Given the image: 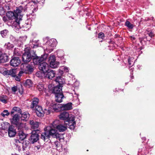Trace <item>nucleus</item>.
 <instances>
[{
	"label": "nucleus",
	"mask_w": 155,
	"mask_h": 155,
	"mask_svg": "<svg viewBox=\"0 0 155 155\" xmlns=\"http://www.w3.org/2000/svg\"><path fill=\"white\" fill-rule=\"evenodd\" d=\"M125 25L130 29H132L134 27L133 25L131 24L129 21H128L126 22Z\"/></svg>",
	"instance_id": "40"
},
{
	"label": "nucleus",
	"mask_w": 155,
	"mask_h": 155,
	"mask_svg": "<svg viewBox=\"0 0 155 155\" xmlns=\"http://www.w3.org/2000/svg\"><path fill=\"white\" fill-rule=\"evenodd\" d=\"M8 33V30L5 29L1 31V34L3 37H4L7 35Z\"/></svg>",
	"instance_id": "41"
},
{
	"label": "nucleus",
	"mask_w": 155,
	"mask_h": 155,
	"mask_svg": "<svg viewBox=\"0 0 155 155\" xmlns=\"http://www.w3.org/2000/svg\"><path fill=\"white\" fill-rule=\"evenodd\" d=\"M20 63L21 61L18 57H14L10 61L11 65L13 67L17 66Z\"/></svg>",
	"instance_id": "17"
},
{
	"label": "nucleus",
	"mask_w": 155,
	"mask_h": 155,
	"mask_svg": "<svg viewBox=\"0 0 155 155\" xmlns=\"http://www.w3.org/2000/svg\"><path fill=\"white\" fill-rule=\"evenodd\" d=\"M58 117L61 120H67L65 122V124L68 125L70 129H74L76 125L74 115L68 112H63L60 114Z\"/></svg>",
	"instance_id": "2"
},
{
	"label": "nucleus",
	"mask_w": 155,
	"mask_h": 155,
	"mask_svg": "<svg viewBox=\"0 0 155 155\" xmlns=\"http://www.w3.org/2000/svg\"><path fill=\"white\" fill-rule=\"evenodd\" d=\"M75 94L77 96H78V94H77L76 93H75Z\"/></svg>",
	"instance_id": "55"
},
{
	"label": "nucleus",
	"mask_w": 155,
	"mask_h": 155,
	"mask_svg": "<svg viewBox=\"0 0 155 155\" xmlns=\"http://www.w3.org/2000/svg\"><path fill=\"white\" fill-rule=\"evenodd\" d=\"M48 56L47 54H45L44 55L41 56L40 58L38 57L33 59V63L35 64H39L44 60L47 58Z\"/></svg>",
	"instance_id": "13"
},
{
	"label": "nucleus",
	"mask_w": 155,
	"mask_h": 155,
	"mask_svg": "<svg viewBox=\"0 0 155 155\" xmlns=\"http://www.w3.org/2000/svg\"><path fill=\"white\" fill-rule=\"evenodd\" d=\"M8 60V56L5 53L0 51V63L5 62Z\"/></svg>",
	"instance_id": "21"
},
{
	"label": "nucleus",
	"mask_w": 155,
	"mask_h": 155,
	"mask_svg": "<svg viewBox=\"0 0 155 155\" xmlns=\"http://www.w3.org/2000/svg\"><path fill=\"white\" fill-rule=\"evenodd\" d=\"M132 60H133V58H129L128 60V62L129 63V65H130L131 64V61Z\"/></svg>",
	"instance_id": "48"
},
{
	"label": "nucleus",
	"mask_w": 155,
	"mask_h": 155,
	"mask_svg": "<svg viewBox=\"0 0 155 155\" xmlns=\"http://www.w3.org/2000/svg\"><path fill=\"white\" fill-rule=\"evenodd\" d=\"M39 41L38 40L33 41L32 46L31 45V47L33 48H36L38 47V44L37 43Z\"/></svg>",
	"instance_id": "39"
},
{
	"label": "nucleus",
	"mask_w": 155,
	"mask_h": 155,
	"mask_svg": "<svg viewBox=\"0 0 155 155\" xmlns=\"http://www.w3.org/2000/svg\"><path fill=\"white\" fill-rule=\"evenodd\" d=\"M43 74H44L43 72L42 73L41 71H38L36 73V75L38 77H40L42 76V75Z\"/></svg>",
	"instance_id": "45"
},
{
	"label": "nucleus",
	"mask_w": 155,
	"mask_h": 155,
	"mask_svg": "<svg viewBox=\"0 0 155 155\" xmlns=\"http://www.w3.org/2000/svg\"><path fill=\"white\" fill-rule=\"evenodd\" d=\"M4 46L5 48L8 49H10L13 48L14 46L13 45L11 44L9 42H7L5 44Z\"/></svg>",
	"instance_id": "36"
},
{
	"label": "nucleus",
	"mask_w": 155,
	"mask_h": 155,
	"mask_svg": "<svg viewBox=\"0 0 155 155\" xmlns=\"http://www.w3.org/2000/svg\"><path fill=\"white\" fill-rule=\"evenodd\" d=\"M25 52L22 57V61L25 63L29 62L31 59V55L30 53V48L27 47L25 49Z\"/></svg>",
	"instance_id": "10"
},
{
	"label": "nucleus",
	"mask_w": 155,
	"mask_h": 155,
	"mask_svg": "<svg viewBox=\"0 0 155 155\" xmlns=\"http://www.w3.org/2000/svg\"><path fill=\"white\" fill-rule=\"evenodd\" d=\"M29 123L32 129H36L38 127L39 125L38 122L34 119L30 120H29Z\"/></svg>",
	"instance_id": "18"
},
{
	"label": "nucleus",
	"mask_w": 155,
	"mask_h": 155,
	"mask_svg": "<svg viewBox=\"0 0 155 155\" xmlns=\"http://www.w3.org/2000/svg\"><path fill=\"white\" fill-rule=\"evenodd\" d=\"M8 133L9 136L10 137H12L16 134V131L15 129L12 126H10L8 128Z\"/></svg>",
	"instance_id": "23"
},
{
	"label": "nucleus",
	"mask_w": 155,
	"mask_h": 155,
	"mask_svg": "<svg viewBox=\"0 0 155 155\" xmlns=\"http://www.w3.org/2000/svg\"><path fill=\"white\" fill-rule=\"evenodd\" d=\"M46 105L47 106H49V105H50V102L48 101L47 100H46Z\"/></svg>",
	"instance_id": "51"
},
{
	"label": "nucleus",
	"mask_w": 155,
	"mask_h": 155,
	"mask_svg": "<svg viewBox=\"0 0 155 155\" xmlns=\"http://www.w3.org/2000/svg\"><path fill=\"white\" fill-rule=\"evenodd\" d=\"M10 114L9 113L7 110H4L1 113V115L3 117H5V116H8Z\"/></svg>",
	"instance_id": "38"
},
{
	"label": "nucleus",
	"mask_w": 155,
	"mask_h": 155,
	"mask_svg": "<svg viewBox=\"0 0 155 155\" xmlns=\"http://www.w3.org/2000/svg\"><path fill=\"white\" fill-rule=\"evenodd\" d=\"M16 125L18 127L19 130H22L25 127V123L22 122V121H21Z\"/></svg>",
	"instance_id": "33"
},
{
	"label": "nucleus",
	"mask_w": 155,
	"mask_h": 155,
	"mask_svg": "<svg viewBox=\"0 0 155 155\" xmlns=\"http://www.w3.org/2000/svg\"><path fill=\"white\" fill-rule=\"evenodd\" d=\"M26 9L23 8L22 6H20L17 8L14 11V12H8L6 13V16L10 20L14 19L15 26L18 28L19 26V21L21 20L22 17V14H21L23 12L25 11Z\"/></svg>",
	"instance_id": "1"
},
{
	"label": "nucleus",
	"mask_w": 155,
	"mask_h": 155,
	"mask_svg": "<svg viewBox=\"0 0 155 155\" xmlns=\"http://www.w3.org/2000/svg\"><path fill=\"white\" fill-rule=\"evenodd\" d=\"M3 74L4 75H10L12 77H15V70H10L5 71L3 72Z\"/></svg>",
	"instance_id": "26"
},
{
	"label": "nucleus",
	"mask_w": 155,
	"mask_h": 155,
	"mask_svg": "<svg viewBox=\"0 0 155 155\" xmlns=\"http://www.w3.org/2000/svg\"><path fill=\"white\" fill-rule=\"evenodd\" d=\"M38 139V134L36 133L35 131H33L29 139L30 142L31 143H33L37 142Z\"/></svg>",
	"instance_id": "16"
},
{
	"label": "nucleus",
	"mask_w": 155,
	"mask_h": 155,
	"mask_svg": "<svg viewBox=\"0 0 155 155\" xmlns=\"http://www.w3.org/2000/svg\"><path fill=\"white\" fill-rule=\"evenodd\" d=\"M7 97L5 96H0V101L6 104L7 103Z\"/></svg>",
	"instance_id": "35"
},
{
	"label": "nucleus",
	"mask_w": 155,
	"mask_h": 155,
	"mask_svg": "<svg viewBox=\"0 0 155 155\" xmlns=\"http://www.w3.org/2000/svg\"><path fill=\"white\" fill-rule=\"evenodd\" d=\"M65 126L59 124V121L58 120H54L51 124V127L56 128L60 132H63L67 129V127L69 128L68 125L66 124Z\"/></svg>",
	"instance_id": "7"
},
{
	"label": "nucleus",
	"mask_w": 155,
	"mask_h": 155,
	"mask_svg": "<svg viewBox=\"0 0 155 155\" xmlns=\"http://www.w3.org/2000/svg\"><path fill=\"white\" fill-rule=\"evenodd\" d=\"M149 36H150L151 38H152L154 36V35L152 32H150L149 34Z\"/></svg>",
	"instance_id": "50"
},
{
	"label": "nucleus",
	"mask_w": 155,
	"mask_h": 155,
	"mask_svg": "<svg viewBox=\"0 0 155 155\" xmlns=\"http://www.w3.org/2000/svg\"><path fill=\"white\" fill-rule=\"evenodd\" d=\"M61 51V52H62V53H63V51Z\"/></svg>",
	"instance_id": "57"
},
{
	"label": "nucleus",
	"mask_w": 155,
	"mask_h": 155,
	"mask_svg": "<svg viewBox=\"0 0 155 155\" xmlns=\"http://www.w3.org/2000/svg\"><path fill=\"white\" fill-rule=\"evenodd\" d=\"M56 136L57 137H55V138L59 140L60 141H63L64 140V137L62 134H59L58 133Z\"/></svg>",
	"instance_id": "37"
},
{
	"label": "nucleus",
	"mask_w": 155,
	"mask_h": 155,
	"mask_svg": "<svg viewBox=\"0 0 155 155\" xmlns=\"http://www.w3.org/2000/svg\"><path fill=\"white\" fill-rule=\"evenodd\" d=\"M48 61L50 67L53 68H57L59 64V62L56 61L55 56L53 54H51L49 56Z\"/></svg>",
	"instance_id": "11"
},
{
	"label": "nucleus",
	"mask_w": 155,
	"mask_h": 155,
	"mask_svg": "<svg viewBox=\"0 0 155 155\" xmlns=\"http://www.w3.org/2000/svg\"><path fill=\"white\" fill-rule=\"evenodd\" d=\"M38 101L39 99L37 98H33L31 106V108L34 109L36 106H38Z\"/></svg>",
	"instance_id": "32"
},
{
	"label": "nucleus",
	"mask_w": 155,
	"mask_h": 155,
	"mask_svg": "<svg viewBox=\"0 0 155 155\" xmlns=\"http://www.w3.org/2000/svg\"><path fill=\"white\" fill-rule=\"evenodd\" d=\"M61 69L63 70V71L66 72H68L69 69L66 66H62L61 67Z\"/></svg>",
	"instance_id": "42"
},
{
	"label": "nucleus",
	"mask_w": 155,
	"mask_h": 155,
	"mask_svg": "<svg viewBox=\"0 0 155 155\" xmlns=\"http://www.w3.org/2000/svg\"><path fill=\"white\" fill-rule=\"evenodd\" d=\"M72 108V104L71 103H69L66 104H62L61 110H69Z\"/></svg>",
	"instance_id": "22"
},
{
	"label": "nucleus",
	"mask_w": 155,
	"mask_h": 155,
	"mask_svg": "<svg viewBox=\"0 0 155 155\" xmlns=\"http://www.w3.org/2000/svg\"><path fill=\"white\" fill-rule=\"evenodd\" d=\"M17 90L18 87L16 86H14L12 88V91L14 93H15L17 91Z\"/></svg>",
	"instance_id": "46"
},
{
	"label": "nucleus",
	"mask_w": 155,
	"mask_h": 155,
	"mask_svg": "<svg viewBox=\"0 0 155 155\" xmlns=\"http://www.w3.org/2000/svg\"><path fill=\"white\" fill-rule=\"evenodd\" d=\"M18 48L16 49V48H15L14 49V53L15 55H19L21 54V53L18 52Z\"/></svg>",
	"instance_id": "43"
},
{
	"label": "nucleus",
	"mask_w": 155,
	"mask_h": 155,
	"mask_svg": "<svg viewBox=\"0 0 155 155\" xmlns=\"http://www.w3.org/2000/svg\"><path fill=\"white\" fill-rule=\"evenodd\" d=\"M15 79L17 81H20V78H19L18 76H17L15 75Z\"/></svg>",
	"instance_id": "49"
},
{
	"label": "nucleus",
	"mask_w": 155,
	"mask_h": 155,
	"mask_svg": "<svg viewBox=\"0 0 155 155\" xmlns=\"http://www.w3.org/2000/svg\"><path fill=\"white\" fill-rule=\"evenodd\" d=\"M2 127L4 130L10 127V124L7 122H4L1 124Z\"/></svg>",
	"instance_id": "34"
},
{
	"label": "nucleus",
	"mask_w": 155,
	"mask_h": 155,
	"mask_svg": "<svg viewBox=\"0 0 155 155\" xmlns=\"http://www.w3.org/2000/svg\"><path fill=\"white\" fill-rule=\"evenodd\" d=\"M22 66L24 67V68L22 69V70L20 71L18 74V76L20 77L21 76L23 73L30 74L33 71L32 66L29 64L21 65V68H22Z\"/></svg>",
	"instance_id": "8"
},
{
	"label": "nucleus",
	"mask_w": 155,
	"mask_h": 155,
	"mask_svg": "<svg viewBox=\"0 0 155 155\" xmlns=\"http://www.w3.org/2000/svg\"><path fill=\"white\" fill-rule=\"evenodd\" d=\"M55 100L57 102L61 103L62 101V99L64 97L63 94L61 93L55 94Z\"/></svg>",
	"instance_id": "25"
},
{
	"label": "nucleus",
	"mask_w": 155,
	"mask_h": 155,
	"mask_svg": "<svg viewBox=\"0 0 155 155\" xmlns=\"http://www.w3.org/2000/svg\"><path fill=\"white\" fill-rule=\"evenodd\" d=\"M21 121H26L28 118L29 115L27 112H24L23 113L21 112V114H19Z\"/></svg>",
	"instance_id": "20"
},
{
	"label": "nucleus",
	"mask_w": 155,
	"mask_h": 155,
	"mask_svg": "<svg viewBox=\"0 0 155 155\" xmlns=\"http://www.w3.org/2000/svg\"><path fill=\"white\" fill-rule=\"evenodd\" d=\"M44 41H46V43L44 45L45 51H47L48 52L50 53L53 50V48L56 46L57 44V41L55 39H51L48 40L47 38L44 39Z\"/></svg>",
	"instance_id": "3"
},
{
	"label": "nucleus",
	"mask_w": 155,
	"mask_h": 155,
	"mask_svg": "<svg viewBox=\"0 0 155 155\" xmlns=\"http://www.w3.org/2000/svg\"><path fill=\"white\" fill-rule=\"evenodd\" d=\"M56 83L59 84V86L65 83V81L64 79L61 77H58L55 80Z\"/></svg>",
	"instance_id": "27"
},
{
	"label": "nucleus",
	"mask_w": 155,
	"mask_h": 155,
	"mask_svg": "<svg viewBox=\"0 0 155 155\" xmlns=\"http://www.w3.org/2000/svg\"><path fill=\"white\" fill-rule=\"evenodd\" d=\"M3 20L4 21H6V18L5 17H4L3 18Z\"/></svg>",
	"instance_id": "53"
},
{
	"label": "nucleus",
	"mask_w": 155,
	"mask_h": 155,
	"mask_svg": "<svg viewBox=\"0 0 155 155\" xmlns=\"http://www.w3.org/2000/svg\"><path fill=\"white\" fill-rule=\"evenodd\" d=\"M38 68L39 70L43 71L44 74H45L48 70L49 65L45 62H42L39 64Z\"/></svg>",
	"instance_id": "12"
},
{
	"label": "nucleus",
	"mask_w": 155,
	"mask_h": 155,
	"mask_svg": "<svg viewBox=\"0 0 155 155\" xmlns=\"http://www.w3.org/2000/svg\"><path fill=\"white\" fill-rule=\"evenodd\" d=\"M130 37L131 39L132 40H134L135 39V38L133 36H130Z\"/></svg>",
	"instance_id": "52"
},
{
	"label": "nucleus",
	"mask_w": 155,
	"mask_h": 155,
	"mask_svg": "<svg viewBox=\"0 0 155 155\" xmlns=\"http://www.w3.org/2000/svg\"><path fill=\"white\" fill-rule=\"evenodd\" d=\"M57 131L54 128H51L48 131H45L41 135V138L45 141L49 138L50 136L55 138L58 134Z\"/></svg>",
	"instance_id": "4"
},
{
	"label": "nucleus",
	"mask_w": 155,
	"mask_h": 155,
	"mask_svg": "<svg viewBox=\"0 0 155 155\" xmlns=\"http://www.w3.org/2000/svg\"><path fill=\"white\" fill-rule=\"evenodd\" d=\"M63 70H62L61 68V67L60 68V69L59 70V73L60 75H62L63 73Z\"/></svg>",
	"instance_id": "47"
},
{
	"label": "nucleus",
	"mask_w": 155,
	"mask_h": 155,
	"mask_svg": "<svg viewBox=\"0 0 155 155\" xmlns=\"http://www.w3.org/2000/svg\"><path fill=\"white\" fill-rule=\"evenodd\" d=\"M53 155H57V154H56V153H53Z\"/></svg>",
	"instance_id": "56"
},
{
	"label": "nucleus",
	"mask_w": 155,
	"mask_h": 155,
	"mask_svg": "<svg viewBox=\"0 0 155 155\" xmlns=\"http://www.w3.org/2000/svg\"><path fill=\"white\" fill-rule=\"evenodd\" d=\"M12 155H18L15 153H14L12 154Z\"/></svg>",
	"instance_id": "54"
},
{
	"label": "nucleus",
	"mask_w": 155,
	"mask_h": 155,
	"mask_svg": "<svg viewBox=\"0 0 155 155\" xmlns=\"http://www.w3.org/2000/svg\"><path fill=\"white\" fill-rule=\"evenodd\" d=\"M104 37V34L102 32L98 34V38L103 39Z\"/></svg>",
	"instance_id": "44"
},
{
	"label": "nucleus",
	"mask_w": 155,
	"mask_h": 155,
	"mask_svg": "<svg viewBox=\"0 0 155 155\" xmlns=\"http://www.w3.org/2000/svg\"><path fill=\"white\" fill-rule=\"evenodd\" d=\"M34 108L35 110L36 114L39 117L43 116L44 113L48 114H50L51 112V110L49 107L46 108L45 110V112L42 110L41 107L40 106H36Z\"/></svg>",
	"instance_id": "6"
},
{
	"label": "nucleus",
	"mask_w": 155,
	"mask_h": 155,
	"mask_svg": "<svg viewBox=\"0 0 155 155\" xmlns=\"http://www.w3.org/2000/svg\"><path fill=\"white\" fill-rule=\"evenodd\" d=\"M21 121L20 115L19 114H17L16 113L13 116L11 120L12 123L15 125L18 124V123Z\"/></svg>",
	"instance_id": "15"
},
{
	"label": "nucleus",
	"mask_w": 155,
	"mask_h": 155,
	"mask_svg": "<svg viewBox=\"0 0 155 155\" xmlns=\"http://www.w3.org/2000/svg\"><path fill=\"white\" fill-rule=\"evenodd\" d=\"M21 110L19 107H14L12 109L11 112V115L15 114V112L17 114H21Z\"/></svg>",
	"instance_id": "30"
},
{
	"label": "nucleus",
	"mask_w": 155,
	"mask_h": 155,
	"mask_svg": "<svg viewBox=\"0 0 155 155\" xmlns=\"http://www.w3.org/2000/svg\"><path fill=\"white\" fill-rule=\"evenodd\" d=\"M18 136L20 140L21 141L26 138V135L24 133L22 130H19Z\"/></svg>",
	"instance_id": "29"
},
{
	"label": "nucleus",
	"mask_w": 155,
	"mask_h": 155,
	"mask_svg": "<svg viewBox=\"0 0 155 155\" xmlns=\"http://www.w3.org/2000/svg\"><path fill=\"white\" fill-rule=\"evenodd\" d=\"M55 73L54 71L51 70H49L47 71L45 74H44L45 76L49 79H51L55 76Z\"/></svg>",
	"instance_id": "19"
},
{
	"label": "nucleus",
	"mask_w": 155,
	"mask_h": 155,
	"mask_svg": "<svg viewBox=\"0 0 155 155\" xmlns=\"http://www.w3.org/2000/svg\"><path fill=\"white\" fill-rule=\"evenodd\" d=\"M56 145V149H54L53 151L55 152L57 151V150H58L59 152H62L64 150H65V149L63 148L62 146L60 144V143L58 142H56L55 143Z\"/></svg>",
	"instance_id": "28"
},
{
	"label": "nucleus",
	"mask_w": 155,
	"mask_h": 155,
	"mask_svg": "<svg viewBox=\"0 0 155 155\" xmlns=\"http://www.w3.org/2000/svg\"><path fill=\"white\" fill-rule=\"evenodd\" d=\"M46 86H45L42 83H39L37 86V88L38 91L40 92L41 94L42 95L44 93L47 94L48 90L46 89Z\"/></svg>",
	"instance_id": "14"
},
{
	"label": "nucleus",
	"mask_w": 155,
	"mask_h": 155,
	"mask_svg": "<svg viewBox=\"0 0 155 155\" xmlns=\"http://www.w3.org/2000/svg\"><path fill=\"white\" fill-rule=\"evenodd\" d=\"M61 86H57L54 87V85L50 84L48 86V91L50 93H54L55 94L62 93Z\"/></svg>",
	"instance_id": "9"
},
{
	"label": "nucleus",
	"mask_w": 155,
	"mask_h": 155,
	"mask_svg": "<svg viewBox=\"0 0 155 155\" xmlns=\"http://www.w3.org/2000/svg\"><path fill=\"white\" fill-rule=\"evenodd\" d=\"M14 143L16 146L17 149L19 151H21L22 149L23 151L25 150L29 146V143L27 144L26 142H24L22 143L19 140L16 139L14 140Z\"/></svg>",
	"instance_id": "5"
},
{
	"label": "nucleus",
	"mask_w": 155,
	"mask_h": 155,
	"mask_svg": "<svg viewBox=\"0 0 155 155\" xmlns=\"http://www.w3.org/2000/svg\"><path fill=\"white\" fill-rule=\"evenodd\" d=\"M24 84L26 87L29 88L32 86L33 83L31 80L27 79L25 81Z\"/></svg>",
	"instance_id": "31"
},
{
	"label": "nucleus",
	"mask_w": 155,
	"mask_h": 155,
	"mask_svg": "<svg viewBox=\"0 0 155 155\" xmlns=\"http://www.w3.org/2000/svg\"><path fill=\"white\" fill-rule=\"evenodd\" d=\"M51 106L55 111H58L61 110L62 104L56 103L52 104Z\"/></svg>",
	"instance_id": "24"
}]
</instances>
